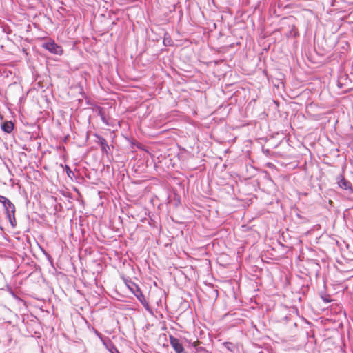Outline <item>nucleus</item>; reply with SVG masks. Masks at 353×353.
<instances>
[{"label":"nucleus","instance_id":"obj_1","mask_svg":"<svg viewBox=\"0 0 353 353\" xmlns=\"http://www.w3.org/2000/svg\"><path fill=\"white\" fill-rule=\"evenodd\" d=\"M41 47L54 54L61 55L63 53L61 46L56 43L55 41L51 39L43 43Z\"/></svg>","mask_w":353,"mask_h":353},{"label":"nucleus","instance_id":"obj_2","mask_svg":"<svg viewBox=\"0 0 353 353\" xmlns=\"http://www.w3.org/2000/svg\"><path fill=\"white\" fill-rule=\"evenodd\" d=\"M0 203L3 205L6 217L15 214V206L7 197L0 195Z\"/></svg>","mask_w":353,"mask_h":353},{"label":"nucleus","instance_id":"obj_3","mask_svg":"<svg viewBox=\"0 0 353 353\" xmlns=\"http://www.w3.org/2000/svg\"><path fill=\"white\" fill-rule=\"evenodd\" d=\"M170 343L174 350L175 353H186L181 341L172 335L169 336Z\"/></svg>","mask_w":353,"mask_h":353},{"label":"nucleus","instance_id":"obj_4","mask_svg":"<svg viewBox=\"0 0 353 353\" xmlns=\"http://www.w3.org/2000/svg\"><path fill=\"white\" fill-rule=\"evenodd\" d=\"M201 342L196 340L194 342H189V347L192 349V352L195 353H208L205 347L199 346Z\"/></svg>","mask_w":353,"mask_h":353},{"label":"nucleus","instance_id":"obj_5","mask_svg":"<svg viewBox=\"0 0 353 353\" xmlns=\"http://www.w3.org/2000/svg\"><path fill=\"white\" fill-rule=\"evenodd\" d=\"M81 270L83 279L97 281L98 275H96L95 272L90 273L87 270H85V268H82V267H81ZM99 272L100 271L97 270V274H99Z\"/></svg>","mask_w":353,"mask_h":353},{"label":"nucleus","instance_id":"obj_6","mask_svg":"<svg viewBox=\"0 0 353 353\" xmlns=\"http://www.w3.org/2000/svg\"><path fill=\"white\" fill-rule=\"evenodd\" d=\"M103 344L110 353H120L110 339H103Z\"/></svg>","mask_w":353,"mask_h":353},{"label":"nucleus","instance_id":"obj_7","mask_svg":"<svg viewBox=\"0 0 353 353\" xmlns=\"http://www.w3.org/2000/svg\"><path fill=\"white\" fill-rule=\"evenodd\" d=\"M121 278L123 281L127 288L132 292L134 289H137L138 285L131 280V278L128 276H125L123 274H121Z\"/></svg>","mask_w":353,"mask_h":353},{"label":"nucleus","instance_id":"obj_8","mask_svg":"<svg viewBox=\"0 0 353 353\" xmlns=\"http://www.w3.org/2000/svg\"><path fill=\"white\" fill-rule=\"evenodd\" d=\"M338 184L340 188L344 190H351L352 184L351 183L346 180L343 176H340V179L338 181Z\"/></svg>","mask_w":353,"mask_h":353},{"label":"nucleus","instance_id":"obj_9","mask_svg":"<svg viewBox=\"0 0 353 353\" xmlns=\"http://www.w3.org/2000/svg\"><path fill=\"white\" fill-rule=\"evenodd\" d=\"M99 143L101 146V150L103 153L108 154V150L109 149V145L108 144L107 141L103 137H99Z\"/></svg>","mask_w":353,"mask_h":353},{"label":"nucleus","instance_id":"obj_10","mask_svg":"<svg viewBox=\"0 0 353 353\" xmlns=\"http://www.w3.org/2000/svg\"><path fill=\"white\" fill-rule=\"evenodd\" d=\"M1 129L6 133H10L14 129V124L12 121H5L1 124Z\"/></svg>","mask_w":353,"mask_h":353},{"label":"nucleus","instance_id":"obj_11","mask_svg":"<svg viewBox=\"0 0 353 353\" xmlns=\"http://www.w3.org/2000/svg\"><path fill=\"white\" fill-rule=\"evenodd\" d=\"M132 293L137 298V299L141 303H143L145 301V296L143 294L140 288L138 286L137 289H134Z\"/></svg>","mask_w":353,"mask_h":353},{"label":"nucleus","instance_id":"obj_12","mask_svg":"<svg viewBox=\"0 0 353 353\" xmlns=\"http://www.w3.org/2000/svg\"><path fill=\"white\" fill-rule=\"evenodd\" d=\"M6 290L15 299L17 300H20L19 297L18 296V295L16 294V292H14V290L9 285H7L6 286Z\"/></svg>","mask_w":353,"mask_h":353},{"label":"nucleus","instance_id":"obj_13","mask_svg":"<svg viewBox=\"0 0 353 353\" xmlns=\"http://www.w3.org/2000/svg\"><path fill=\"white\" fill-rule=\"evenodd\" d=\"M248 268H249L250 272H254L255 273L253 274L254 276H256V278L259 277L258 272H260L261 269H259V266L251 265V266H248Z\"/></svg>","mask_w":353,"mask_h":353},{"label":"nucleus","instance_id":"obj_14","mask_svg":"<svg viewBox=\"0 0 353 353\" xmlns=\"http://www.w3.org/2000/svg\"><path fill=\"white\" fill-rule=\"evenodd\" d=\"M7 219H8L12 228H15L16 225H17V221H16V219H15V214L14 215H9V216L7 217Z\"/></svg>","mask_w":353,"mask_h":353},{"label":"nucleus","instance_id":"obj_15","mask_svg":"<svg viewBox=\"0 0 353 353\" xmlns=\"http://www.w3.org/2000/svg\"><path fill=\"white\" fill-rule=\"evenodd\" d=\"M321 297L325 303H328L332 301V299L329 294H321Z\"/></svg>","mask_w":353,"mask_h":353},{"label":"nucleus","instance_id":"obj_16","mask_svg":"<svg viewBox=\"0 0 353 353\" xmlns=\"http://www.w3.org/2000/svg\"><path fill=\"white\" fill-rule=\"evenodd\" d=\"M308 288H309V286H308V284L307 283H303L301 285V288L300 289L301 290V292L303 294H305L307 291H308Z\"/></svg>","mask_w":353,"mask_h":353},{"label":"nucleus","instance_id":"obj_17","mask_svg":"<svg viewBox=\"0 0 353 353\" xmlns=\"http://www.w3.org/2000/svg\"><path fill=\"white\" fill-rule=\"evenodd\" d=\"M65 171H66V173H67L68 176L70 178L72 179V176H74V172L72 171V170L70 169V168L68 165H65Z\"/></svg>","mask_w":353,"mask_h":353},{"label":"nucleus","instance_id":"obj_18","mask_svg":"<svg viewBox=\"0 0 353 353\" xmlns=\"http://www.w3.org/2000/svg\"><path fill=\"white\" fill-rule=\"evenodd\" d=\"M95 333H96V335L100 339V340L101 341L102 343H103V339H110L108 336H104L101 333H100L97 330H95Z\"/></svg>","mask_w":353,"mask_h":353},{"label":"nucleus","instance_id":"obj_19","mask_svg":"<svg viewBox=\"0 0 353 353\" xmlns=\"http://www.w3.org/2000/svg\"><path fill=\"white\" fill-rule=\"evenodd\" d=\"M129 267L130 268V270L132 272H133L135 274H137V273L136 272V270H137L138 273L140 272V269L139 268V266H136V268H134V265L129 266Z\"/></svg>","mask_w":353,"mask_h":353},{"label":"nucleus","instance_id":"obj_20","mask_svg":"<svg viewBox=\"0 0 353 353\" xmlns=\"http://www.w3.org/2000/svg\"><path fill=\"white\" fill-rule=\"evenodd\" d=\"M171 39H166V38H164V40H163V43L165 46H171Z\"/></svg>","mask_w":353,"mask_h":353},{"label":"nucleus","instance_id":"obj_21","mask_svg":"<svg viewBox=\"0 0 353 353\" xmlns=\"http://www.w3.org/2000/svg\"><path fill=\"white\" fill-rule=\"evenodd\" d=\"M212 291H213V293H214V296L216 297H217L218 296V290H216V289H213Z\"/></svg>","mask_w":353,"mask_h":353},{"label":"nucleus","instance_id":"obj_22","mask_svg":"<svg viewBox=\"0 0 353 353\" xmlns=\"http://www.w3.org/2000/svg\"><path fill=\"white\" fill-rule=\"evenodd\" d=\"M101 119H102V121H103V123H107V124H108V123H107V121H106V119H105V117H104V116L101 115Z\"/></svg>","mask_w":353,"mask_h":353},{"label":"nucleus","instance_id":"obj_23","mask_svg":"<svg viewBox=\"0 0 353 353\" xmlns=\"http://www.w3.org/2000/svg\"><path fill=\"white\" fill-rule=\"evenodd\" d=\"M52 268H54V270L55 271H57V269L56 268V266L52 265Z\"/></svg>","mask_w":353,"mask_h":353},{"label":"nucleus","instance_id":"obj_24","mask_svg":"<svg viewBox=\"0 0 353 353\" xmlns=\"http://www.w3.org/2000/svg\"><path fill=\"white\" fill-rule=\"evenodd\" d=\"M72 268H73V270H74V271H76V266H75V265H73V266H72Z\"/></svg>","mask_w":353,"mask_h":353},{"label":"nucleus","instance_id":"obj_25","mask_svg":"<svg viewBox=\"0 0 353 353\" xmlns=\"http://www.w3.org/2000/svg\"><path fill=\"white\" fill-rule=\"evenodd\" d=\"M57 267L59 269H60V270L61 269V266H60V265H58V266H57Z\"/></svg>","mask_w":353,"mask_h":353}]
</instances>
